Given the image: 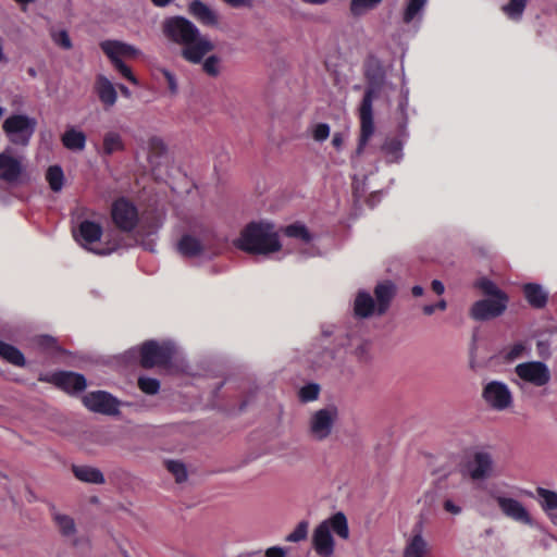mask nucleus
Instances as JSON below:
<instances>
[{
  "instance_id": "f257e3e1",
  "label": "nucleus",
  "mask_w": 557,
  "mask_h": 557,
  "mask_svg": "<svg viewBox=\"0 0 557 557\" xmlns=\"http://www.w3.org/2000/svg\"><path fill=\"white\" fill-rule=\"evenodd\" d=\"M364 78L368 87L364 89L362 101L359 104L360 134L356 156L363 153L364 147L374 133L373 100L377 97L384 81V70L377 59H370L364 63Z\"/></svg>"
},
{
  "instance_id": "f03ea898",
  "label": "nucleus",
  "mask_w": 557,
  "mask_h": 557,
  "mask_svg": "<svg viewBox=\"0 0 557 557\" xmlns=\"http://www.w3.org/2000/svg\"><path fill=\"white\" fill-rule=\"evenodd\" d=\"M234 245L239 250L256 256H268L281 249L274 224L264 221L248 223Z\"/></svg>"
},
{
  "instance_id": "7ed1b4c3",
  "label": "nucleus",
  "mask_w": 557,
  "mask_h": 557,
  "mask_svg": "<svg viewBox=\"0 0 557 557\" xmlns=\"http://www.w3.org/2000/svg\"><path fill=\"white\" fill-rule=\"evenodd\" d=\"M100 49L106 57L109 58L114 70H116L122 77L126 78V81L131 82L133 85L138 84L132 69L123 62V58H135L138 55V50L134 48V46L127 42L108 39L100 42Z\"/></svg>"
},
{
  "instance_id": "20e7f679",
  "label": "nucleus",
  "mask_w": 557,
  "mask_h": 557,
  "mask_svg": "<svg viewBox=\"0 0 557 557\" xmlns=\"http://www.w3.org/2000/svg\"><path fill=\"white\" fill-rule=\"evenodd\" d=\"M36 120L22 113H14L3 120L2 131L11 144L20 147L29 145L35 133Z\"/></svg>"
},
{
  "instance_id": "39448f33",
  "label": "nucleus",
  "mask_w": 557,
  "mask_h": 557,
  "mask_svg": "<svg viewBox=\"0 0 557 557\" xmlns=\"http://www.w3.org/2000/svg\"><path fill=\"white\" fill-rule=\"evenodd\" d=\"M173 358V347L168 343L149 339L139 347V364L144 369L168 366Z\"/></svg>"
},
{
  "instance_id": "423d86ee",
  "label": "nucleus",
  "mask_w": 557,
  "mask_h": 557,
  "mask_svg": "<svg viewBox=\"0 0 557 557\" xmlns=\"http://www.w3.org/2000/svg\"><path fill=\"white\" fill-rule=\"evenodd\" d=\"M163 34L175 44H189L203 39L199 36V29L194 23L181 15L172 16L163 23Z\"/></svg>"
},
{
  "instance_id": "0eeeda50",
  "label": "nucleus",
  "mask_w": 557,
  "mask_h": 557,
  "mask_svg": "<svg viewBox=\"0 0 557 557\" xmlns=\"http://www.w3.org/2000/svg\"><path fill=\"white\" fill-rule=\"evenodd\" d=\"M111 221L122 232H133L138 223V211L133 202L120 197L111 203Z\"/></svg>"
},
{
  "instance_id": "6e6552de",
  "label": "nucleus",
  "mask_w": 557,
  "mask_h": 557,
  "mask_svg": "<svg viewBox=\"0 0 557 557\" xmlns=\"http://www.w3.org/2000/svg\"><path fill=\"white\" fill-rule=\"evenodd\" d=\"M481 397L488 407L496 411H504L511 407L512 396L506 383L492 381L484 385Z\"/></svg>"
},
{
  "instance_id": "1a4fd4ad",
  "label": "nucleus",
  "mask_w": 557,
  "mask_h": 557,
  "mask_svg": "<svg viewBox=\"0 0 557 557\" xmlns=\"http://www.w3.org/2000/svg\"><path fill=\"white\" fill-rule=\"evenodd\" d=\"M515 374L534 387H543L550 381V370L543 361H528L515 367Z\"/></svg>"
},
{
  "instance_id": "9d476101",
  "label": "nucleus",
  "mask_w": 557,
  "mask_h": 557,
  "mask_svg": "<svg viewBox=\"0 0 557 557\" xmlns=\"http://www.w3.org/2000/svg\"><path fill=\"white\" fill-rule=\"evenodd\" d=\"M83 404L92 412L100 414H119L120 401L106 391H95L83 396Z\"/></svg>"
},
{
  "instance_id": "9b49d317",
  "label": "nucleus",
  "mask_w": 557,
  "mask_h": 557,
  "mask_svg": "<svg viewBox=\"0 0 557 557\" xmlns=\"http://www.w3.org/2000/svg\"><path fill=\"white\" fill-rule=\"evenodd\" d=\"M39 381L50 383L66 393H78L85 389L87 381L83 374L72 371H59L39 376Z\"/></svg>"
},
{
  "instance_id": "f8f14e48",
  "label": "nucleus",
  "mask_w": 557,
  "mask_h": 557,
  "mask_svg": "<svg viewBox=\"0 0 557 557\" xmlns=\"http://www.w3.org/2000/svg\"><path fill=\"white\" fill-rule=\"evenodd\" d=\"M508 298H484L472 304L470 317L475 321H487L502 315L507 309Z\"/></svg>"
},
{
  "instance_id": "ddd939ff",
  "label": "nucleus",
  "mask_w": 557,
  "mask_h": 557,
  "mask_svg": "<svg viewBox=\"0 0 557 557\" xmlns=\"http://www.w3.org/2000/svg\"><path fill=\"white\" fill-rule=\"evenodd\" d=\"M493 457L483 450L472 454L470 460L466 462V473L472 482H480L493 475Z\"/></svg>"
},
{
  "instance_id": "4468645a",
  "label": "nucleus",
  "mask_w": 557,
  "mask_h": 557,
  "mask_svg": "<svg viewBox=\"0 0 557 557\" xmlns=\"http://www.w3.org/2000/svg\"><path fill=\"white\" fill-rule=\"evenodd\" d=\"M336 407L320 409L311 416L310 432L315 440L324 441L332 433L334 421H336Z\"/></svg>"
},
{
  "instance_id": "2eb2a0df",
  "label": "nucleus",
  "mask_w": 557,
  "mask_h": 557,
  "mask_svg": "<svg viewBox=\"0 0 557 557\" xmlns=\"http://www.w3.org/2000/svg\"><path fill=\"white\" fill-rule=\"evenodd\" d=\"M102 236V227L101 224L88 220H84L78 224V231L76 235V239L83 247L89 249L90 251L104 256L111 252V249H96L90 247V245L98 243Z\"/></svg>"
},
{
  "instance_id": "dca6fc26",
  "label": "nucleus",
  "mask_w": 557,
  "mask_h": 557,
  "mask_svg": "<svg viewBox=\"0 0 557 557\" xmlns=\"http://www.w3.org/2000/svg\"><path fill=\"white\" fill-rule=\"evenodd\" d=\"M22 172L21 161L11 154L10 149L0 152V181L8 184H16L21 178Z\"/></svg>"
},
{
  "instance_id": "f3484780",
  "label": "nucleus",
  "mask_w": 557,
  "mask_h": 557,
  "mask_svg": "<svg viewBox=\"0 0 557 557\" xmlns=\"http://www.w3.org/2000/svg\"><path fill=\"white\" fill-rule=\"evenodd\" d=\"M497 506L503 515L524 525H533L528 509L515 498L497 497Z\"/></svg>"
},
{
  "instance_id": "a211bd4d",
  "label": "nucleus",
  "mask_w": 557,
  "mask_h": 557,
  "mask_svg": "<svg viewBox=\"0 0 557 557\" xmlns=\"http://www.w3.org/2000/svg\"><path fill=\"white\" fill-rule=\"evenodd\" d=\"M313 548L322 557H331L334 550L332 533L329 530L327 521H323L313 531Z\"/></svg>"
},
{
  "instance_id": "6ab92c4d",
  "label": "nucleus",
  "mask_w": 557,
  "mask_h": 557,
  "mask_svg": "<svg viewBox=\"0 0 557 557\" xmlns=\"http://www.w3.org/2000/svg\"><path fill=\"white\" fill-rule=\"evenodd\" d=\"M182 58L193 64H199L207 53L213 50V45L207 39H198L193 42L181 44Z\"/></svg>"
},
{
  "instance_id": "aec40b11",
  "label": "nucleus",
  "mask_w": 557,
  "mask_h": 557,
  "mask_svg": "<svg viewBox=\"0 0 557 557\" xmlns=\"http://www.w3.org/2000/svg\"><path fill=\"white\" fill-rule=\"evenodd\" d=\"M373 295H375L373 299L377 304V317H382L387 312L392 300L396 296V286L391 281L377 283L375 289H373Z\"/></svg>"
},
{
  "instance_id": "412c9836",
  "label": "nucleus",
  "mask_w": 557,
  "mask_h": 557,
  "mask_svg": "<svg viewBox=\"0 0 557 557\" xmlns=\"http://www.w3.org/2000/svg\"><path fill=\"white\" fill-rule=\"evenodd\" d=\"M188 12L199 24L207 27H215L218 24V15L208 4L200 0L189 2Z\"/></svg>"
},
{
  "instance_id": "4be33fe9",
  "label": "nucleus",
  "mask_w": 557,
  "mask_h": 557,
  "mask_svg": "<svg viewBox=\"0 0 557 557\" xmlns=\"http://www.w3.org/2000/svg\"><path fill=\"white\" fill-rule=\"evenodd\" d=\"M95 92L106 109L115 104L116 91L114 85L102 74L96 76Z\"/></svg>"
},
{
  "instance_id": "5701e85b",
  "label": "nucleus",
  "mask_w": 557,
  "mask_h": 557,
  "mask_svg": "<svg viewBox=\"0 0 557 557\" xmlns=\"http://www.w3.org/2000/svg\"><path fill=\"white\" fill-rule=\"evenodd\" d=\"M522 293L529 306L533 309L541 310L546 307L548 300V293L543 289V286L529 282L523 284Z\"/></svg>"
},
{
  "instance_id": "b1692460",
  "label": "nucleus",
  "mask_w": 557,
  "mask_h": 557,
  "mask_svg": "<svg viewBox=\"0 0 557 557\" xmlns=\"http://www.w3.org/2000/svg\"><path fill=\"white\" fill-rule=\"evenodd\" d=\"M354 313L359 319L377 315V304L369 293L360 290L355 297Z\"/></svg>"
},
{
  "instance_id": "393cba45",
  "label": "nucleus",
  "mask_w": 557,
  "mask_h": 557,
  "mask_svg": "<svg viewBox=\"0 0 557 557\" xmlns=\"http://www.w3.org/2000/svg\"><path fill=\"white\" fill-rule=\"evenodd\" d=\"M431 548L426 540L421 534V529H418L405 544L403 557H430Z\"/></svg>"
},
{
  "instance_id": "a878e982",
  "label": "nucleus",
  "mask_w": 557,
  "mask_h": 557,
  "mask_svg": "<svg viewBox=\"0 0 557 557\" xmlns=\"http://www.w3.org/2000/svg\"><path fill=\"white\" fill-rule=\"evenodd\" d=\"M177 251L182 256L194 258L203 251V246L198 238L191 235H182L180 242H177Z\"/></svg>"
},
{
  "instance_id": "bb28decb",
  "label": "nucleus",
  "mask_w": 557,
  "mask_h": 557,
  "mask_svg": "<svg viewBox=\"0 0 557 557\" xmlns=\"http://www.w3.org/2000/svg\"><path fill=\"white\" fill-rule=\"evenodd\" d=\"M73 473L74 476L82 482L99 485L104 483V475L97 468L88 466H73Z\"/></svg>"
},
{
  "instance_id": "cd10ccee",
  "label": "nucleus",
  "mask_w": 557,
  "mask_h": 557,
  "mask_svg": "<svg viewBox=\"0 0 557 557\" xmlns=\"http://www.w3.org/2000/svg\"><path fill=\"white\" fill-rule=\"evenodd\" d=\"M539 498L542 499V509L550 516L552 522L557 524V516L552 511L557 509V493L544 487L536 488Z\"/></svg>"
},
{
  "instance_id": "c85d7f7f",
  "label": "nucleus",
  "mask_w": 557,
  "mask_h": 557,
  "mask_svg": "<svg viewBox=\"0 0 557 557\" xmlns=\"http://www.w3.org/2000/svg\"><path fill=\"white\" fill-rule=\"evenodd\" d=\"M0 357L15 367H25V357L13 345L0 341Z\"/></svg>"
},
{
  "instance_id": "c756f323",
  "label": "nucleus",
  "mask_w": 557,
  "mask_h": 557,
  "mask_svg": "<svg viewBox=\"0 0 557 557\" xmlns=\"http://www.w3.org/2000/svg\"><path fill=\"white\" fill-rule=\"evenodd\" d=\"M86 139L85 134L75 128L65 131L63 137H61V141H63L64 147L74 151L83 150L85 148Z\"/></svg>"
},
{
  "instance_id": "7c9ffc66",
  "label": "nucleus",
  "mask_w": 557,
  "mask_h": 557,
  "mask_svg": "<svg viewBox=\"0 0 557 557\" xmlns=\"http://www.w3.org/2000/svg\"><path fill=\"white\" fill-rule=\"evenodd\" d=\"M103 154L112 156V153L117 151H124V143L121 138L120 134L113 131H110L104 134L103 137Z\"/></svg>"
},
{
  "instance_id": "2f4dec72",
  "label": "nucleus",
  "mask_w": 557,
  "mask_h": 557,
  "mask_svg": "<svg viewBox=\"0 0 557 557\" xmlns=\"http://www.w3.org/2000/svg\"><path fill=\"white\" fill-rule=\"evenodd\" d=\"M474 287L491 298H508L506 292L500 290L497 285L490 278L483 277L475 281Z\"/></svg>"
},
{
  "instance_id": "473e14b6",
  "label": "nucleus",
  "mask_w": 557,
  "mask_h": 557,
  "mask_svg": "<svg viewBox=\"0 0 557 557\" xmlns=\"http://www.w3.org/2000/svg\"><path fill=\"white\" fill-rule=\"evenodd\" d=\"M329 530H333L342 539L349 537V527L347 525L346 516L343 512H336L326 521Z\"/></svg>"
},
{
  "instance_id": "72a5a7b5",
  "label": "nucleus",
  "mask_w": 557,
  "mask_h": 557,
  "mask_svg": "<svg viewBox=\"0 0 557 557\" xmlns=\"http://www.w3.org/2000/svg\"><path fill=\"white\" fill-rule=\"evenodd\" d=\"M528 0H509L506 5L502 7L503 13L506 14L510 21H520L523 16Z\"/></svg>"
},
{
  "instance_id": "f704fd0d",
  "label": "nucleus",
  "mask_w": 557,
  "mask_h": 557,
  "mask_svg": "<svg viewBox=\"0 0 557 557\" xmlns=\"http://www.w3.org/2000/svg\"><path fill=\"white\" fill-rule=\"evenodd\" d=\"M46 178L52 191L58 193L64 185V172L60 165H51L47 169Z\"/></svg>"
},
{
  "instance_id": "c9c22d12",
  "label": "nucleus",
  "mask_w": 557,
  "mask_h": 557,
  "mask_svg": "<svg viewBox=\"0 0 557 557\" xmlns=\"http://www.w3.org/2000/svg\"><path fill=\"white\" fill-rule=\"evenodd\" d=\"M284 235L289 238L299 239L304 243H310L311 240L310 232L307 230L305 224L300 223L288 224L286 228H284Z\"/></svg>"
},
{
  "instance_id": "e433bc0d",
  "label": "nucleus",
  "mask_w": 557,
  "mask_h": 557,
  "mask_svg": "<svg viewBox=\"0 0 557 557\" xmlns=\"http://www.w3.org/2000/svg\"><path fill=\"white\" fill-rule=\"evenodd\" d=\"M55 524L59 527V530L62 535L71 536L75 532V524L72 517L67 515H57L54 516Z\"/></svg>"
},
{
  "instance_id": "4c0bfd02",
  "label": "nucleus",
  "mask_w": 557,
  "mask_h": 557,
  "mask_svg": "<svg viewBox=\"0 0 557 557\" xmlns=\"http://www.w3.org/2000/svg\"><path fill=\"white\" fill-rule=\"evenodd\" d=\"M320 394V386L318 383H309L301 386L298 391V398L301 403H310L315 400Z\"/></svg>"
},
{
  "instance_id": "58836bf2",
  "label": "nucleus",
  "mask_w": 557,
  "mask_h": 557,
  "mask_svg": "<svg viewBox=\"0 0 557 557\" xmlns=\"http://www.w3.org/2000/svg\"><path fill=\"white\" fill-rule=\"evenodd\" d=\"M382 0H351L350 1V13L354 16H359L364 10L375 9Z\"/></svg>"
},
{
  "instance_id": "ea45409f",
  "label": "nucleus",
  "mask_w": 557,
  "mask_h": 557,
  "mask_svg": "<svg viewBox=\"0 0 557 557\" xmlns=\"http://www.w3.org/2000/svg\"><path fill=\"white\" fill-rule=\"evenodd\" d=\"M137 386H139L141 392L148 395H156L159 392L160 383L157 379L140 376L139 380H137Z\"/></svg>"
},
{
  "instance_id": "a19ab883",
  "label": "nucleus",
  "mask_w": 557,
  "mask_h": 557,
  "mask_svg": "<svg viewBox=\"0 0 557 557\" xmlns=\"http://www.w3.org/2000/svg\"><path fill=\"white\" fill-rule=\"evenodd\" d=\"M308 533V522L307 521H300L296 525V529H294L289 534L286 536L287 543H299L301 541H305L307 539Z\"/></svg>"
},
{
  "instance_id": "79ce46f5",
  "label": "nucleus",
  "mask_w": 557,
  "mask_h": 557,
  "mask_svg": "<svg viewBox=\"0 0 557 557\" xmlns=\"http://www.w3.org/2000/svg\"><path fill=\"white\" fill-rule=\"evenodd\" d=\"M426 0H408L407 9L404 12V22L410 23L413 17L422 10L425 5Z\"/></svg>"
},
{
  "instance_id": "37998d69",
  "label": "nucleus",
  "mask_w": 557,
  "mask_h": 557,
  "mask_svg": "<svg viewBox=\"0 0 557 557\" xmlns=\"http://www.w3.org/2000/svg\"><path fill=\"white\" fill-rule=\"evenodd\" d=\"M166 469L169 472H171V474H173V476H175L177 483H183L186 481V468L185 465L181 461H166Z\"/></svg>"
},
{
  "instance_id": "c03bdc74",
  "label": "nucleus",
  "mask_w": 557,
  "mask_h": 557,
  "mask_svg": "<svg viewBox=\"0 0 557 557\" xmlns=\"http://www.w3.org/2000/svg\"><path fill=\"white\" fill-rule=\"evenodd\" d=\"M149 154L160 158L166 152V145L160 137H151L148 141Z\"/></svg>"
},
{
  "instance_id": "a18cd8bd",
  "label": "nucleus",
  "mask_w": 557,
  "mask_h": 557,
  "mask_svg": "<svg viewBox=\"0 0 557 557\" xmlns=\"http://www.w3.org/2000/svg\"><path fill=\"white\" fill-rule=\"evenodd\" d=\"M525 346L522 343H515L505 349V360L511 362L520 359L523 356Z\"/></svg>"
},
{
  "instance_id": "49530a36",
  "label": "nucleus",
  "mask_w": 557,
  "mask_h": 557,
  "mask_svg": "<svg viewBox=\"0 0 557 557\" xmlns=\"http://www.w3.org/2000/svg\"><path fill=\"white\" fill-rule=\"evenodd\" d=\"M382 151L385 152L386 156H392L395 159H398L401 151V144L395 138L385 140V144L382 145Z\"/></svg>"
},
{
  "instance_id": "de8ad7c7",
  "label": "nucleus",
  "mask_w": 557,
  "mask_h": 557,
  "mask_svg": "<svg viewBox=\"0 0 557 557\" xmlns=\"http://www.w3.org/2000/svg\"><path fill=\"white\" fill-rule=\"evenodd\" d=\"M202 69L205 74L216 77L219 74V59L215 55H211L207 59H205Z\"/></svg>"
},
{
  "instance_id": "09e8293b",
  "label": "nucleus",
  "mask_w": 557,
  "mask_h": 557,
  "mask_svg": "<svg viewBox=\"0 0 557 557\" xmlns=\"http://www.w3.org/2000/svg\"><path fill=\"white\" fill-rule=\"evenodd\" d=\"M52 40H54V44H57L58 47L64 50H70L71 47H73L69 33H66L65 30H60L58 33L52 34Z\"/></svg>"
},
{
  "instance_id": "8fccbe9b",
  "label": "nucleus",
  "mask_w": 557,
  "mask_h": 557,
  "mask_svg": "<svg viewBox=\"0 0 557 557\" xmlns=\"http://www.w3.org/2000/svg\"><path fill=\"white\" fill-rule=\"evenodd\" d=\"M330 126L329 124L320 123L315 124L313 128V138L317 141H324L329 138Z\"/></svg>"
},
{
  "instance_id": "3c124183",
  "label": "nucleus",
  "mask_w": 557,
  "mask_h": 557,
  "mask_svg": "<svg viewBox=\"0 0 557 557\" xmlns=\"http://www.w3.org/2000/svg\"><path fill=\"white\" fill-rule=\"evenodd\" d=\"M162 74L163 77H165L169 91H171L172 95H175L177 91V84L173 73H171L169 70H162Z\"/></svg>"
},
{
  "instance_id": "603ef678",
  "label": "nucleus",
  "mask_w": 557,
  "mask_h": 557,
  "mask_svg": "<svg viewBox=\"0 0 557 557\" xmlns=\"http://www.w3.org/2000/svg\"><path fill=\"white\" fill-rule=\"evenodd\" d=\"M445 308L446 302L441 299L437 304L424 306V308H422V312H424L425 315H432L436 310H445Z\"/></svg>"
},
{
  "instance_id": "864d4df0",
  "label": "nucleus",
  "mask_w": 557,
  "mask_h": 557,
  "mask_svg": "<svg viewBox=\"0 0 557 557\" xmlns=\"http://www.w3.org/2000/svg\"><path fill=\"white\" fill-rule=\"evenodd\" d=\"M265 557H285V549L280 546H273L265 549Z\"/></svg>"
},
{
  "instance_id": "5fc2aeb1",
  "label": "nucleus",
  "mask_w": 557,
  "mask_h": 557,
  "mask_svg": "<svg viewBox=\"0 0 557 557\" xmlns=\"http://www.w3.org/2000/svg\"><path fill=\"white\" fill-rule=\"evenodd\" d=\"M443 506H444L445 511H447L449 513L458 515L461 512V508L458 505L454 504V502L450 499L444 500Z\"/></svg>"
},
{
  "instance_id": "6e6d98bb",
  "label": "nucleus",
  "mask_w": 557,
  "mask_h": 557,
  "mask_svg": "<svg viewBox=\"0 0 557 557\" xmlns=\"http://www.w3.org/2000/svg\"><path fill=\"white\" fill-rule=\"evenodd\" d=\"M332 145L335 149H341L343 145V134L342 133H335L332 137Z\"/></svg>"
},
{
  "instance_id": "4d7b16f0",
  "label": "nucleus",
  "mask_w": 557,
  "mask_h": 557,
  "mask_svg": "<svg viewBox=\"0 0 557 557\" xmlns=\"http://www.w3.org/2000/svg\"><path fill=\"white\" fill-rule=\"evenodd\" d=\"M38 344L42 347H53L55 345V339H53L51 336H44L39 338Z\"/></svg>"
},
{
  "instance_id": "13d9d810",
  "label": "nucleus",
  "mask_w": 557,
  "mask_h": 557,
  "mask_svg": "<svg viewBox=\"0 0 557 557\" xmlns=\"http://www.w3.org/2000/svg\"><path fill=\"white\" fill-rule=\"evenodd\" d=\"M224 3L230 4L234 8L246 7L251 0H222Z\"/></svg>"
},
{
  "instance_id": "bf43d9fd",
  "label": "nucleus",
  "mask_w": 557,
  "mask_h": 557,
  "mask_svg": "<svg viewBox=\"0 0 557 557\" xmlns=\"http://www.w3.org/2000/svg\"><path fill=\"white\" fill-rule=\"evenodd\" d=\"M431 288H433L434 293L437 295L444 293V284L438 280H434L433 282H431Z\"/></svg>"
},
{
  "instance_id": "052dcab7",
  "label": "nucleus",
  "mask_w": 557,
  "mask_h": 557,
  "mask_svg": "<svg viewBox=\"0 0 557 557\" xmlns=\"http://www.w3.org/2000/svg\"><path fill=\"white\" fill-rule=\"evenodd\" d=\"M152 1L153 5L163 8L172 3L173 0H150Z\"/></svg>"
},
{
  "instance_id": "680f3d73",
  "label": "nucleus",
  "mask_w": 557,
  "mask_h": 557,
  "mask_svg": "<svg viewBox=\"0 0 557 557\" xmlns=\"http://www.w3.org/2000/svg\"><path fill=\"white\" fill-rule=\"evenodd\" d=\"M411 292H412V296L420 297L423 294V288L421 285H413Z\"/></svg>"
},
{
  "instance_id": "e2e57ef3",
  "label": "nucleus",
  "mask_w": 557,
  "mask_h": 557,
  "mask_svg": "<svg viewBox=\"0 0 557 557\" xmlns=\"http://www.w3.org/2000/svg\"><path fill=\"white\" fill-rule=\"evenodd\" d=\"M119 90H120V92H122L124 98H129V89L126 86L120 84Z\"/></svg>"
},
{
  "instance_id": "0e129e2a",
  "label": "nucleus",
  "mask_w": 557,
  "mask_h": 557,
  "mask_svg": "<svg viewBox=\"0 0 557 557\" xmlns=\"http://www.w3.org/2000/svg\"><path fill=\"white\" fill-rule=\"evenodd\" d=\"M302 2L311 4H324L327 2V0H302Z\"/></svg>"
},
{
  "instance_id": "69168bd1",
  "label": "nucleus",
  "mask_w": 557,
  "mask_h": 557,
  "mask_svg": "<svg viewBox=\"0 0 557 557\" xmlns=\"http://www.w3.org/2000/svg\"><path fill=\"white\" fill-rule=\"evenodd\" d=\"M26 73H28L29 77H36V71L34 67L26 70Z\"/></svg>"
},
{
  "instance_id": "338daca9",
  "label": "nucleus",
  "mask_w": 557,
  "mask_h": 557,
  "mask_svg": "<svg viewBox=\"0 0 557 557\" xmlns=\"http://www.w3.org/2000/svg\"><path fill=\"white\" fill-rule=\"evenodd\" d=\"M4 59V55H3V46H2V40H0V61H2Z\"/></svg>"
},
{
  "instance_id": "774afa93",
  "label": "nucleus",
  "mask_w": 557,
  "mask_h": 557,
  "mask_svg": "<svg viewBox=\"0 0 557 557\" xmlns=\"http://www.w3.org/2000/svg\"><path fill=\"white\" fill-rule=\"evenodd\" d=\"M15 2L21 3V4H26V3H33L34 0H15Z\"/></svg>"
}]
</instances>
